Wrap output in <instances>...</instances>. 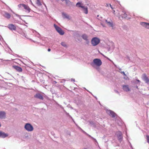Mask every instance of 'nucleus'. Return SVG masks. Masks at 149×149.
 <instances>
[{
	"mask_svg": "<svg viewBox=\"0 0 149 149\" xmlns=\"http://www.w3.org/2000/svg\"><path fill=\"white\" fill-rule=\"evenodd\" d=\"M102 63L101 60L99 58H95L93 59V62L91 63V65L93 67L96 68L98 71L100 70L99 67L101 66Z\"/></svg>",
	"mask_w": 149,
	"mask_h": 149,
	"instance_id": "obj_1",
	"label": "nucleus"
},
{
	"mask_svg": "<svg viewBox=\"0 0 149 149\" xmlns=\"http://www.w3.org/2000/svg\"><path fill=\"white\" fill-rule=\"evenodd\" d=\"M76 6L78 8H81L82 10L86 14L88 13V8L87 6L84 5V4L82 2H78L76 4Z\"/></svg>",
	"mask_w": 149,
	"mask_h": 149,
	"instance_id": "obj_2",
	"label": "nucleus"
},
{
	"mask_svg": "<svg viewBox=\"0 0 149 149\" xmlns=\"http://www.w3.org/2000/svg\"><path fill=\"white\" fill-rule=\"evenodd\" d=\"M24 128L29 132L32 131L34 129L33 126L29 123H26L24 126Z\"/></svg>",
	"mask_w": 149,
	"mask_h": 149,
	"instance_id": "obj_3",
	"label": "nucleus"
},
{
	"mask_svg": "<svg viewBox=\"0 0 149 149\" xmlns=\"http://www.w3.org/2000/svg\"><path fill=\"white\" fill-rule=\"evenodd\" d=\"M18 6L19 8H24V9L25 10V12L27 13H30L31 10V9L28 5H26L24 4H19L18 5Z\"/></svg>",
	"mask_w": 149,
	"mask_h": 149,
	"instance_id": "obj_4",
	"label": "nucleus"
},
{
	"mask_svg": "<svg viewBox=\"0 0 149 149\" xmlns=\"http://www.w3.org/2000/svg\"><path fill=\"white\" fill-rule=\"evenodd\" d=\"M100 42V39L96 37L93 38L91 40V43L93 46L97 45Z\"/></svg>",
	"mask_w": 149,
	"mask_h": 149,
	"instance_id": "obj_5",
	"label": "nucleus"
},
{
	"mask_svg": "<svg viewBox=\"0 0 149 149\" xmlns=\"http://www.w3.org/2000/svg\"><path fill=\"white\" fill-rule=\"evenodd\" d=\"M54 26L56 31L60 35H63L64 34V31L56 24H54Z\"/></svg>",
	"mask_w": 149,
	"mask_h": 149,
	"instance_id": "obj_6",
	"label": "nucleus"
},
{
	"mask_svg": "<svg viewBox=\"0 0 149 149\" xmlns=\"http://www.w3.org/2000/svg\"><path fill=\"white\" fill-rule=\"evenodd\" d=\"M6 118V113L4 111H0V119H5Z\"/></svg>",
	"mask_w": 149,
	"mask_h": 149,
	"instance_id": "obj_7",
	"label": "nucleus"
},
{
	"mask_svg": "<svg viewBox=\"0 0 149 149\" xmlns=\"http://www.w3.org/2000/svg\"><path fill=\"white\" fill-rule=\"evenodd\" d=\"M106 113L110 116H111L112 117H114L115 116L116 114L113 111L107 109L106 110Z\"/></svg>",
	"mask_w": 149,
	"mask_h": 149,
	"instance_id": "obj_8",
	"label": "nucleus"
},
{
	"mask_svg": "<svg viewBox=\"0 0 149 149\" xmlns=\"http://www.w3.org/2000/svg\"><path fill=\"white\" fill-rule=\"evenodd\" d=\"M8 27L11 30H16V26L13 24H10L8 25Z\"/></svg>",
	"mask_w": 149,
	"mask_h": 149,
	"instance_id": "obj_9",
	"label": "nucleus"
},
{
	"mask_svg": "<svg viewBox=\"0 0 149 149\" xmlns=\"http://www.w3.org/2000/svg\"><path fill=\"white\" fill-rule=\"evenodd\" d=\"M142 78L146 83L149 84V79L145 74H143L142 75Z\"/></svg>",
	"mask_w": 149,
	"mask_h": 149,
	"instance_id": "obj_10",
	"label": "nucleus"
},
{
	"mask_svg": "<svg viewBox=\"0 0 149 149\" xmlns=\"http://www.w3.org/2000/svg\"><path fill=\"white\" fill-rule=\"evenodd\" d=\"M116 134L118 137V140L120 142L122 140L123 136L121 132L120 131H118L116 132Z\"/></svg>",
	"mask_w": 149,
	"mask_h": 149,
	"instance_id": "obj_11",
	"label": "nucleus"
},
{
	"mask_svg": "<svg viewBox=\"0 0 149 149\" xmlns=\"http://www.w3.org/2000/svg\"><path fill=\"white\" fill-rule=\"evenodd\" d=\"M8 134L0 131V137L5 138L8 136Z\"/></svg>",
	"mask_w": 149,
	"mask_h": 149,
	"instance_id": "obj_12",
	"label": "nucleus"
},
{
	"mask_svg": "<svg viewBox=\"0 0 149 149\" xmlns=\"http://www.w3.org/2000/svg\"><path fill=\"white\" fill-rule=\"evenodd\" d=\"M122 87L123 90L125 91L128 92L130 90L129 86L127 85H123Z\"/></svg>",
	"mask_w": 149,
	"mask_h": 149,
	"instance_id": "obj_13",
	"label": "nucleus"
},
{
	"mask_svg": "<svg viewBox=\"0 0 149 149\" xmlns=\"http://www.w3.org/2000/svg\"><path fill=\"white\" fill-rule=\"evenodd\" d=\"M105 22L110 27H113V22L111 20L109 21H108L107 19H106Z\"/></svg>",
	"mask_w": 149,
	"mask_h": 149,
	"instance_id": "obj_14",
	"label": "nucleus"
},
{
	"mask_svg": "<svg viewBox=\"0 0 149 149\" xmlns=\"http://www.w3.org/2000/svg\"><path fill=\"white\" fill-rule=\"evenodd\" d=\"M140 24L146 28L149 29V23L144 22H141Z\"/></svg>",
	"mask_w": 149,
	"mask_h": 149,
	"instance_id": "obj_15",
	"label": "nucleus"
},
{
	"mask_svg": "<svg viewBox=\"0 0 149 149\" xmlns=\"http://www.w3.org/2000/svg\"><path fill=\"white\" fill-rule=\"evenodd\" d=\"M34 97L41 100H43V98L42 95L40 93H37L35 95Z\"/></svg>",
	"mask_w": 149,
	"mask_h": 149,
	"instance_id": "obj_16",
	"label": "nucleus"
},
{
	"mask_svg": "<svg viewBox=\"0 0 149 149\" xmlns=\"http://www.w3.org/2000/svg\"><path fill=\"white\" fill-rule=\"evenodd\" d=\"M4 13L3 14V16L5 18L9 19L10 18L11 15L10 14L6 12H4Z\"/></svg>",
	"mask_w": 149,
	"mask_h": 149,
	"instance_id": "obj_17",
	"label": "nucleus"
},
{
	"mask_svg": "<svg viewBox=\"0 0 149 149\" xmlns=\"http://www.w3.org/2000/svg\"><path fill=\"white\" fill-rule=\"evenodd\" d=\"M81 37L84 40H86V42H89V40L88 39V36L86 34H83L81 36Z\"/></svg>",
	"mask_w": 149,
	"mask_h": 149,
	"instance_id": "obj_18",
	"label": "nucleus"
},
{
	"mask_svg": "<svg viewBox=\"0 0 149 149\" xmlns=\"http://www.w3.org/2000/svg\"><path fill=\"white\" fill-rule=\"evenodd\" d=\"M62 15L64 18H67L68 19H70V18L69 15L65 13H62Z\"/></svg>",
	"mask_w": 149,
	"mask_h": 149,
	"instance_id": "obj_19",
	"label": "nucleus"
},
{
	"mask_svg": "<svg viewBox=\"0 0 149 149\" xmlns=\"http://www.w3.org/2000/svg\"><path fill=\"white\" fill-rule=\"evenodd\" d=\"M13 67L15 69L19 72H20L22 71V68L20 67L15 65L13 66Z\"/></svg>",
	"mask_w": 149,
	"mask_h": 149,
	"instance_id": "obj_20",
	"label": "nucleus"
},
{
	"mask_svg": "<svg viewBox=\"0 0 149 149\" xmlns=\"http://www.w3.org/2000/svg\"><path fill=\"white\" fill-rule=\"evenodd\" d=\"M73 32V34L74 37H78L80 36L79 32L78 31H74Z\"/></svg>",
	"mask_w": 149,
	"mask_h": 149,
	"instance_id": "obj_21",
	"label": "nucleus"
},
{
	"mask_svg": "<svg viewBox=\"0 0 149 149\" xmlns=\"http://www.w3.org/2000/svg\"><path fill=\"white\" fill-rule=\"evenodd\" d=\"M66 3L69 6H71L73 5V2H71L69 0H65Z\"/></svg>",
	"mask_w": 149,
	"mask_h": 149,
	"instance_id": "obj_22",
	"label": "nucleus"
},
{
	"mask_svg": "<svg viewBox=\"0 0 149 149\" xmlns=\"http://www.w3.org/2000/svg\"><path fill=\"white\" fill-rule=\"evenodd\" d=\"M120 16L123 18H125L127 17V15L125 11H123V13L120 15Z\"/></svg>",
	"mask_w": 149,
	"mask_h": 149,
	"instance_id": "obj_23",
	"label": "nucleus"
},
{
	"mask_svg": "<svg viewBox=\"0 0 149 149\" xmlns=\"http://www.w3.org/2000/svg\"><path fill=\"white\" fill-rule=\"evenodd\" d=\"M36 4L38 6H40L42 5L41 0H35Z\"/></svg>",
	"mask_w": 149,
	"mask_h": 149,
	"instance_id": "obj_24",
	"label": "nucleus"
},
{
	"mask_svg": "<svg viewBox=\"0 0 149 149\" xmlns=\"http://www.w3.org/2000/svg\"><path fill=\"white\" fill-rule=\"evenodd\" d=\"M79 128L82 131H83L86 134H87L88 135V136L90 137H91L93 139H94L96 142H97V141L94 138H93V137H92L90 135H88V134H87L86 132H85L81 128H80V127H79Z\"/></svg>",
	"mask_w": 149,
	"mask_h": 149,
	"instance_id": "obj_25",
	"label": "nucleus"
},
{
	"mask_svg": "<svg viewBox=\"0 0 149 149\" xmlns=\"http://www.w3.org/2000/svg\"><path fill=\"white\" fill-rule=\"evenodd\" d=\"M61 44L63 46L65 47L66 48L67 47V46L65 42H61Z\"/></svg>",
	"mask_w": 149,
	"mask_h": 149,
	"instance_id": "obj_26",
	"label": "nucleus"
},
{
	"mask_svg": "<svg viewBox=\"0 0 149 149\" xmlns=\"http://www.w3.org/2000/svg\"><path fill=\"white\" fill-rule=\"evenodd\" d=\"M119 70L120 71H119V72L120 73H123L124 75L125 76H126V74H125V72L123 71H122L121 70V69H119Z\"/></svg>",
	"mask_w": 149,
	"mask_h": 149,
	"instance_id": "obj_27",
	"label": "nucleus"
},
{
	"mask_svg": "<svg viewBox=\"0 0 149 149\" xmlns=\"http://www.w3.org/2000/svg\"><path fill=\"white\" fill-rule=\"evenodd\" d=\"M146 139L147 142H148L149 143V136L148 135L146 136Z\"/></svg>",
	"mask_w": 149,
	"mask_h": 149,
	"instance_id": "obj_28",
	"label": "nucleus"
},
{
	"mask_svg": "<svg viewBox=\"0 0 149 149\" xmlns=\"http://www.w3.org/2000/svg\"><path fill=\"white\" fill-rule=\"evenodd\" d=\"M114 92H115V93H116L118 94L119 95H120L119 93L116 90H115Z\"/></svg>",
	"mask_w": 149,
	"mask_h": 149,
	"instance_id": "obj_29",
	"label": "nucleus"
},
{
	"mask_svg": "<svg viewBox=\"0 0 149 149\" xmlns=\"http://www.w3.org/2000/svg\"><path fill=\"white\" fill-rule=\"evenodd\" d=\"M110 6L111 7V8L112 9H113V8L112 7V6H111V4H110Z\"/></svg>",
	"mask_w": 149,
	"mask_h": 149,
	"instance_id": "obj_30",
	"label": "nucleus"
},
{
	"mask_svg": "<svg viewBox=\"0 0 149 149\" xmlns=\"http://www.w3.org/2000/svg\"><path fill=\"white\" fill-rule=\"evenodd\" d=\"M51 51V49H48V52H50Z\"/></svg>",
	"mask_w": 149,
	"mask_h": 149,
	"instance_id": "obj_31",
	"label": "nucleus"
},
{
	"mask_svg": "<svg viewBox=\"0 0 149 149\" xmlns=\"http://www.w3.org/2000/svg\"><path fill=\"white\" fill-rule=\"evenodd\" d=\"M115 11L114 10H113V13L114 14H115Z\"/></svg>",
	"mask_w": 149,
	"mask_h": 149,
	"instance_id": "obj_32",
	"label": "nucleus"
},
{
	"mask_svg": "<svg viewBox=\"0 0 149 149\" xmlns=\"http://www.w3.org/2000/svg\"><path fill=\"white\" fill-rule=\"evenodd\" d=\"M136 81H138L139 82V83H140V81L139 80H138V79H137V80H136Z\"/></svg>",
	"mask_w": 149,
	"mask_h": 149,
	"instance_id": "obj_33",
	"label": "nucleus"
},
{
	"mask_svg": "<svg viewBox=\"0 0 149 149\" xmlns=\"http://www.w3.org/2000/svg\"><path fill=\"white\" fill-rule=\"evenodd\" d=\"M136 88H137L138 89H139V88H138V86H136Z\"/></svg>",
	"mask_w": 149,
	"mask_h": 149,
	"instance_id": "obj_34",
	"label": "nucleus"
},
{
	"mask_svg": "<svg viewBox=\"0 0 149 149\" xmlns=\"http://www.w3.org/2000/svg\"><path fill=\"white\" fill-rule=\"evenodd\" d=\"M106 5H107V6H107V7H108V6H109V5H108V4H106Z\"/></svg>",
	"mask_w": 149,
	"mask_h": 149,
	"instance_id": "obj_35",
	"label": "nucleus"
},
{
	"mask_svg": "<svg viewBox=\"0 0 149 149\" xmlns=\"http://www.w3.org/2000/svg\"><path fill=\"white\" fill-rule=\"evenodd\" d=\"M72 81H74V79H72Z\"/></svg>",
	"mask_w": 149,
	"mask_h": 149,
	"instance_id": "obj_36",
	"label": "nucleus"
},
{
	"mask_svg": "<svg viewBox=\"0 0 149 149\" xmlns=\"http://www.w3.org/2000/svg\"><path fill=\"white\" fill-rule=\"evenodd\" d=\"M44 4L45 6L46 7V6L45 4H44Z\"/></svg>",
	"mask_w": 149,
	"mask_h": 149,
	"instance_id": "obj_37",
	"label": "nucleus"
},
{
	"mask_svg": "<svg viewBox=\"0 0 149 149\" xmlns=\"http://www.w3.org/2000/svg\"><path fill=\"white\" fill-rule=\"evenodd\" d=\"M83 149H87L86 148H84Z\"/></svg>",
	"mask_w": 149,
	"mask_h": 149,
	"instance_id": "obj_38",
	"label": "nucleus"
},
{
	"mask_svg": "<svg viewBox=\"0 0 149 149\" xmlns=\"http://www.w3.org/2000/svg\"><path fill=\"white\" fill-rule=\"evenodd\" d=\"M102 55H103L104 56V57H105V56L104 55H103V54H102Z\"/></svg>",
	"mask_w": 149,
	"mask_h": 149,
	"instance_id": "obj_39",
	"label": "nucleus"
},
{
	"mask_svg": "<svg viewBox=\"0 0 149 149\" xmlns=\"http://www.w3.org/2000/svg\"><path fill=\"white\" fill-rule=\"evenodd\" d=\"M62 1H64V0H61Z\"/></svg>",
	"mask_w": 149,
	"mask_h": 149,
	"instance_id": "obj_40",
	"label": "nucleus"
}]
</instances>
